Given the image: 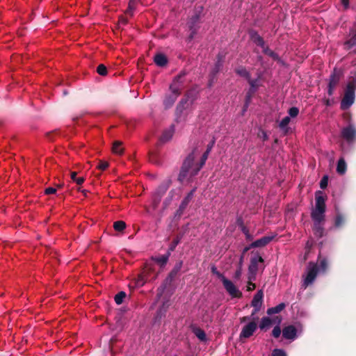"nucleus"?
Listing matches in <instances>:
<instances>
[{
  "label": "nucleus",
  "mask_w": 356,
  "mask_h": 356,
  "mask_svg": "<svg viewBox=\"0 0 356 356\" xmlns=\"http://www.w3.org/2000/svg\"><path fill=\"white\" fill-rule=\"evenodd\" d=\"M325 200L326 196L323 195L321 191H318L315 193V207L311 212V218L314 222L313 232L314 235L318 238H321L324 236L323 224L325 220Z\"/></svg>",
  "instance_id": "obj_1"
},
{
  "label": "nucleus",
  "mask_w": 356,
  "mask_h": 356,
  "mask_svg": "<svg viewBox=\"0 0 356 356\" xmlns=\"http://www.w3.org/2000/svg\"><path fill=\"white\" fill-rule=\"evenodd\" d=\"M195 150L196 149L195 148L183 161L177 178L178 181L181 183H182L188 177H193L191 175V172L194 166L196 165V163H194Z\"/></svg>",
  "instance_id": "obj_2"
},
{
  "label": "nucleus",
  "mask_w": 356,
  "mask_h": 356,
  "mask_svg": "<svg viewBox=\"0 0 356 356\" xmlns=\"http://www.w3.org/2000/svg\"><path fill=\"white\" fill-rule=\"evenodd\" d=\"M236 72L240 76L245 78L250 83L252 89L259 86V81L264 79V73H257V79H252L250 73L243 67H239L236 70Z\"/></svg>",
  "instance_id": "obj_3"
},
{
  "label": "nucleus",
  "mask_w": 356,
  "mask_h": 356,
  "mask_svg": "<svg viewBox=\"0 0 356 356\" xmlns=\"http://www.w3.org/2000/svg\"><path fill=\"white\" fill-rule=\"evenodd\" d=\"M318 271V267L316 264L310 262L307 268V274L304 279L303 287L305 289L309 285L312 284L315 280Z\"/></svg>",
  "instance_id": "obj_4"
},
{
  "label": "nucleus",
  "mask_w": 356,
  "mask_h": 356,
  "mask_svg": "<svg viewBox=\"0 0 356 356\" xmlns=\"http://www.w3.org/2000/svg\"><path fill=\"white\" fill-rule=\"evenodd\" d=\"M264 259L258 254L250 259V264L248 266V280H255L258 271V264L263 263Z\"/></svg>",
  "instance_id": "obj_5"
},
{
  "label": "nucleus",
  "mask_w": 356,
  "mask_h": 356,
  "mask_svg": "<svg viewBox=\"0 0 356 356\" xmlns=\"http://www.w3.org/2000/svg\"><path fill=\"white\" fill-rule=\"evenodd\" d=\"M275 235L265 236L252 242L249 246L243 249V253H246L250 248H262L268 245L275 238Z\"/></svg>",
  "instance_id": "obj_6"
},
{
  "label": "nucleus",
  "mask_w": 356,
  "mask_h": 356,
  "mask_svg": "<svg viewBox=\"0 0 356 356\" xmlns=\"http://www.w3.org/2000/svg\"><path fill=\"white\" fill-rule=\"evenodd\" d=\"M222 284L227 293L233 298H241L242 293L236 287L232 281L223 277Z\"/></svg>",
  "instance_id": "obj_7"
},
{
  "label": "nucleus",
  "mask_w": 356,
  "mask_h": 356,
  "mask_svg": "<svg viewBox=\"0 0 356 356\" xmlns=\"http://www.w3.org/2000/svg\"><path fill=\"white\" fill-rule=\"evenodd\" d=\"M190 79L187 77L186 71L181 72L177 76H175L170 86V89H179V87L183 86Z\"/></svg>",
  "instance_id": "obj_8"
},
{
  "label": "nucleus",
  "mask_w": 356,
  "mask_h": 356,
  "mask_svg": "<svg viewBox=\"0 0 356 356\" xmlns=\"http://www.w3.org/2000/svg\"><path fill=\"white\" fill-rule=\"evenodd\" d=\"M355 90H346L344 96L341 100L340 108L343 111L348 109L355 101Z\"/></svg>",
  "instance_id": "obj_9"
},
{
  "label": "nucleus",
  "mask_w": 356,
  "mask_h": 356,
  "mask_svg": "<svg viewBox=\"0 0 356 356\" xmlns=\"http://www.w3.org/2000/svg\"><path fill=\"white\" fill-rule=\"evenodd\" d=\"M257 328V324L255 321H251L245 325L243 328L240 333V339L242 338H249L252 335H253L254 332L256 331Z\"/></svg>",
  "instance_id": "obj_10"
},
{
  "label": "nucleus",
  "mask_w": 356,
  "mask_h": 356,
  "mask_svg": "<svg viewBox=\"0 0 356 356\" xmlns=\"http://www.w3.org/2000/svg\"><path fill=\"white\" fill-rule=\"evenodd\" d=\"M341 135L348 143H352L356 137V130L353 125L350 124L341 130Z\"/></svg>",
  "instance_id": "obj_11"
},
{
  "label": "nucleus",
  "mask_w": 356,
  "mask_h": 356,
  "mask_svg": "<svg viewBox=\"0 0 356 356\" xmlns=\"http://www.w3.org/2000/svg\"><path fill=\"white\" fill-rule=\"evenodd\" d=\"M343 75V72L341 69L334 68L332 74L330 75V81L328 84V89H333L339 81Z\"/></svg>",
  "instance_id": "obj_12"
},
{
  "label": "nucleus",
  "mask_w": 356,
  "mask_h": 356,
  "mask_svg": "<svg viewBox=\"0 0 356 356\" xmlns=\"http://www.w3.org/2000/svg\"><path fill=\"white\" fill-rule=\"evenodd\" d=\"M175 133V125L171 124L169 128L165 129L162 133L158 145L165 143L171 140Z\"/></svg>",
  "instance_id": "obj_13"
},
{
  "label": "nucleus",
  "mask_w": 356,
  "mask_h": 356,
  "mask_svg": "<svg viewBox=\"0 0 356 356\" xmlns=\"http://www.w3.org/2000/svg\"><path fill=\"white\" fill-rule=\"evenodd\" d=\"M297 329L294 325H290L284 327L282 330V336L286 339L293 340L296 337Z\"/></svg>",
  "instance_id": "obj_14"
},
{
  "label": "nucleus",
  "mask_w": 356,
  "mask_h": 356,
  "mask_svg": "<svg viewBox=\"0 0 356 356\" xmlns=\"http://www.w3.org/2000/svg\"><path fill=\"white\" fill-rule=\"evenodd\" d=\"M179 94V90H171L170 93L165 97L163 101L165 107L166 108L171 107L174 104Z\"/></svg>",
  "instance_id": "obj_15"
},
{
  "label": "nucleus",
  "mask_w": 356,
  "mask_h": 356,
  "mask_svg": "<svg viewBox=\"0 0 356 356\" xmlns=\"http://www.w3.org/2000/svg\"><path fill=\"white\" fill-rule=\"evenodd\" d=\"M225 55L222 54H219L218 55L217 61L215 63L214 67L212 68L211 71L210 76L212 79L215 77V76L220 72L222 67V64L224 62Z\"/></svg>",
  "instance_id": "obj_16"
},
{
  "label": "nucleus",
  "mask_w": 356,
  "mask_h": 356,
  "mask_svg": "<svg viewBox=\"0 0 356 356\" xmlns=\"http://www.w3.org/2000/svg\"><path fill=\"white\" fill-rule=\"evenodd\" d=\"M209 154V151H205L204 152L201 157L200 163H196V165L194 166V168L192 169L191 172V176H195L199 172L201 168L204 165L206 161L208 159Z\"/></svg>",
  "instance_id": "obj_17"
},
{
  "label": "nucleus",
  "mask_w": 356,
  "mask_h": 356,
  "mask_svg": "<svg viewBox=\"0 0 356 356\" xmlns=\"http://www.w3.org/2000/svg\"><path fill=\"white\" fill-rule=\"evenodd\" d=\"M182 266V261L177 262L172 270L170 272L168 276L165 279L166 283L170 284L177 277Z\"/></svg>",
  "instance_id": "obj_18"
},
{
  "label": "nucleus",
  "mask_w": 356,
  "mask_h": 356,
  "mask_svg": "<svg viewBox=\"0 0 356 356\" xmlns=\"http://www.w3.org/2000/svg\"><path fill=\"white\" fill-rule=\"evenodd\" d=\"M290 121V117L286 116L281 120V122L279 124V127L282 131L284 135L288 134L291 131V129L288 126Z\"/></svg>",
  "instance_id": "obj_19"
},
{
  "label": "nucleus",
  "mask_w": 356,
  "mask_h": 356,
  "mask_svg": "<svg viewBox=\"0 0 356 356\" xmlns=\"http://www.w3.org/2000/svg\"><path fill=\"white\" fill-rule=\"evenodd\" d=\"M263 296V291L261 290L258 291L253 297V299L251 302V305L252 307H257L261 308L262 305Z\"/></svg>",
  "instance_id": "obj_20"
},
{
  "label": "nucleus",
  "mask_w": 356,
  "mask_h": 356,
  "mask_svg": "<svg viewBox=\"0 0 356 356\" xmlns=\"http://www.w3.org/2000/svg\"><path fill=\"white\" fill-rule=\"evenodd\" d=\"M170 254L171 252H169V250H168L166 254L156 257L153 259L156 263L159 264L161 266H163L167 264Z\"/></svg>",
  "instance_id": "obj_21"
},
{
  "label": "nucleus",
  "mask_w": 356,
  "mask_h": 356,
  "mask_svg": "<svg viewBox=\"0 0 356 356\" xmlns=\"http://www.w3.org/2000/svg\"><path fill=\"white\" fill-rule=\"evenodd\" d=\"M184 236V232H179L177 234L176 237L173 239L171 243L169 245L168 250L169 252H173L177 245L180 243L181 240Z\"/></svg>",
  "instance_id": "obj_22"
},
{
  "label": "nucleus",
  "mask_w": 356,
  "mask_h": 356,
  "mask_svg": "<svg viewBox=\"0 0 356 356\" xmlns=\"http://www.w3.org/2000/svg\"><path fill=\"white\" fill-rule=\"evenodd\" d=\"M250 38L252 42L257 45L264 48L265 42L263 38L256 32H251Z\"/></svg>",
  "instance_id": "obj_23"
},
{
  "label": "nucleus",
  "mask_w": 356,
  "mask_h": 356,
  "mask_svg": "<svg viewBox=\"0 0 356 356\" xmlns=\"http://www.w3.org/2000/svg\"><path fill=\"white\" fill-rule=\"evenodd\" d=\"M154 61L156 65L159 67H164L167 63V57L163 54H158L154 56Z\"/></svg>",
  "instance_id": "obj_24"
},
{
  "label": "nucleus",
  "mask_w": 356,
  "mask_h": 356,
  "mask_svg": "<svg viewBox=\"0 0 356 356\" xmlns=\"http://www.w3.org/2000/svg\"><path fill=\"white\" fill-rule=\"evenodd\" d=\"M245 253H243V252H242L241 257H240V259H239V261H238V266H237V269L234 273V277L236 279V280H239L241 278V274H242V268H243V259H244V256H245Z\"/></svg>",
  "instance_id": "obj_25"
},
{
  "label": "nucleus",
  "mask_w": 356,
  "mask_h": 356,
  "mask_svg": "<svg viewBox=\"0 0 356 356\" xmlns=\"http://www.w3.org/2000/svg\"><path fill=\"white\" fill-rule=\"evenodd\" d=\"M195 191H196V188H193L186 195V196L183 199V200L181 201V202L180 204V205L182 207H184L185 209H186V207H188V204L191 202V201L193 198Z\"/></svg>",
  "instance_id": "obj_26"
},
{
  "label": "nucleus",
  "mask_w": 356,
  "mask_h": 356,
  "mask_svg": "<svg viewBox=\"0 0 356 356\" xmlns=\"http://www.w3.org/2000/svg\"><path fill=\"white\" fill-rule=\"evenodd\" d=\"M347 165L345 159L341 157L339 159L337 166V172L339 175H344L346 172Z\"/></svg>",
  "instance_id": "obj_27"
},
{
  "label": "nucleus",
  "mask_w": 356,
  "mask_h": 356,
  "mask_svg": "<svg viewBox=\"0 0 356 356\" xmlns=\"http://www.w3.org/2000/svg\"><path fill=\"white\" fill-rule=\"evenodd\" d=\"M345 48L350 51H356V33L344 44Z\"/></svg>",
  "instance_id": "obj_28"
},
{
  "label": "nucleus",
  "mask_w": 356,
  "mask_h": 356,
  "mask_svg": "<svg viewBox=\"0 0 356 356\" xmlns=\"http://www.w3.org/2000/svg\"><path fill=\"white\" fill-rule=\"evenodd\" d=\"M286 307V305L284 302L280 303L275 307L268 308L267 309V314L268 315H273L281 312Z\"/></svg>",
  "instance_id": "obj_29"
},
{
  "label": "nucleus",
  "mask_w": 356,
  "mask_h": 356,
  "mask_svg": "<svg viewBox=\"0 0 356 356\" xmlns=\"http://www.w3.org/2000/svg\"><path fill=\"white\" fill-rule=\"evenodd\" d=\"M122 142L118 141V140L115 141L113 144V147H112L113 153L119 154V155L122 154V153L124 152V149L122 148Z\"/></svg>",
  "instance_id": "obj_30"
},
{
  "label": "nucleus",
  "mask_w": 356,
  "mask_h": 356,
  "mask_svg": "<svg viewBox=\"0 0 356 356\" xmlns=\"http://www.w3.org/2000/svg\"><path fill=\"white\" fill-rule=\"evenodd\" d=\"M273 323L272 319L269 317H263L259 324V327L261 330H264L270 327Z\"/></svg>",
  "instance_id": "obj_31"
},
{
  "label": "nucleus",
  "mask_w": 356,
  "mask_h": 356,
  "mask_svg": "<svg viewBox=\"0 0 356 356\" xmlns=\"http://www.w3.org/2000/svg\"><path fill=\"white\" fill-rule=\"evenodd\" d=\"M126 296L127 294L124 291H120L114 297L115 303L118 305H121Z\"/></svg>",
  "instance_id": "obj_32"
},
{
  "label": "nucleus",
  "mask_w": 356,
  "mask_h": 356,
  "mask_svg": "<svg viewBox=\"0 0 356 356\" xmlns=\"http://www.w3.org/2000/svg\"><path fill=\"white\" fill-rule=\"evenodd\" d=\"M254 90H248V92H247L246 96H245V104H244L243 108V111H245L247 110V108L250 103L251 99H252V96L254 95Z\"/></svg>",
  "instance_id": "obj_33"
},
{
  "label": "nucleus",
  "mask_w": 356,
  "mask_h": 356,
  "mask_svg": "<svg viewBox=\"0 0 356 356\" xmlns=\"http://www.w3.org/2000/svg\"><path fill=\"white\" fill-rule=\"evenodd\" d=\"M76 172H70V178L72 180L76 182L77 185H81L84 182L85 179L83 177H76Z\"/></svg>",
  "instance_id": "obj_34"
},
{
  "label": "nucleus",
  "mask_w": 356,
  "mask_h": 356,
  "mask_svg": "<svg viewBox=\"0 0 356 356\" xmlns=\"http://www.w3.org/2000/svg\"><path fill=\"white\" fill-rule=\"evenodd\" d=\"M193 332L200 340L203 341L207 339L205 332L201 328L195 329Z\"/></svg>",
  "instance_id": "obj_35"
},
{
  "label": "nucleus",
  "mask_w": 356,
  "mask_h": 356,
  "mask_svg": "<svg viewBox=\"0 0 356 356\" xmlns=\"http://www.w3.org/2000/svg\"><path fill=\"white\" fill-rule=\"evenodd\" d=\"M138 2V0H130L128 6V8L126 10V14L131 16L133 15L134 10Z\"/></svg>",
  "instance_id": "obj_36"
},
{
  "label": "nucleus",
  "mask_w": 356,
  "mask_h": 356,
  "mask_svg": "<svg viewBox=\"0 0 356 356\" xmlns=\"http://www.w3.org/2000/svg\"><path fill=\"white\" fill-rule=\"evenodd\" d=\"M199 17L197 15L195 16L191 19V22H189V27L191 30V33L189 36L190 40H192L195 34V30H193V26L196 22H197Z\"/></svg>",
  "instance_id": "obj_37"
},
{
  "label": "nucleus",
  "mask_w": 356,
  "mask_h": 356,
  "mask_svg": "<svg viewBox=\"0 0 356 356\" xmlns=\"http://www.w3.org/2000/svg\"><path fill=\"white\" fill-rule=\"evenodd\" d=\"M113 227L115 230L122 232L126 228V223L124 221L118 220L114 222Z\"/></svg>",
  "instance_id": "obj_38"
},
{
  "label": "nucleus",
  "mask_w": 356,
  "mask_h": 356,
  "mask_svg": "<svg viewBox=\"0 0 356 356\" xmlns=\"http://www.w3.org/2000/svg\"><path fill=\"white\" fill-rule=\"evenodd\" d=\"M262 49H263V52L264 54H266L268 56H270L274 60H279L278 55L276 53H275L274 51H273L270 49H269L266 45L264 46V48H262Z\"/></svg>",
  "instance_id": "obj_39"
},
{
  "label": "nucleus",
  "mask_w": 356,
  "mask_h": 356,
  "mask_svg": "<svg viewBox=\"0 0 356 356\" xmlns=\"http://www.w3.org/2000/svg\"><path fill=\"white\" fill-rule=\"evenodd\" d=\"M344 222V218L341 214H337L334 220V226L336 227H341Z\"/></svg>",
  "instance_id": "obj_40"
},
{
  "label": "nucleus",
  "mask_w": 356,
  "mask_h": 356,
  "mask_svg": "<svg viewBox=\"0 0 356 356\" xmlns=\"http://www.w3.org/2000/svg\"><path fill=\"white\" fill-rule=\"evenodd\" d=\"M97 72L101 76H105L107 74V68L104 64H100L97 67Z\"/></svg>",
  "instance_id": "obj_41"
},
{
  "label": "nucleus",
  "mask_w": 356,
  "mask_h": 356,
  "mask_svg": "<svg viewBox=\"0 0 356 356\" xmlns=\"http://www.w3.org/2000/svg\"><path fill=\"white\" fill-rule=\"evenodd\" d=\"M299 113V109L297 107H291L288 111L289 116L291 118H296Z\"/></svg>",
  "instance_id": "obj_42"
},
{
  "label": "nucleus",
  "mask_w": 356,
  "mask_h": 356,
  "mask_svg": "<svg viewBox=\"0 0 356 356\" xmlns=\"http://www.w3.org/2000/svg\"><path fill=\"white\" fill-rule=\"evenodd\" d=\"M328 267V263L326 258H323L320 261L319 268L323 272H325Z\"/></svg>",
  "instance_id": "obj_43"
},
{
  "label": "nucleus",
  "mask_w": 356,
  "mask_h": 356,
  "mask_svg": "<svg viewBox=\"0 0 356 356\" xmlns=\"http://www.w3.org/2000/svg\"><path fill=\"white\" fill-rule=\"evenodd\" d=\"M185 209H186L184 207H182L181 205H179L178 209L176 211L175 213V218H176L177 220H179L181 216L183 215Z\"/></svg>",
  "instance_id": "obj_44"
},
{
  "label": "nucleus",
  "mask_w": 356,
  "mask_h": 356,
  "mask_svg": "<svg viewBox=\"0 0 356 356\" xmlns=\"http://www.w3.org/2000/svg\"><path fill=\"white\" fill-rule=\"evenodd\" d=\"M211 271L213 275H217L218 278L222 281L223 277H225L220 272H219L217 269V268L215 266H212L211 268Z\"/></svg>",
  "instance_id": "obj_45"
},
{
  "label": "nucleus",
  "mask_w": 356,
  "mask_h": 356,
  "mask_svg": "<svg viewBox=\"0 0 356 356\" xmlns=\"http://www.w3.org/2000/svg\"><path fill=\"white\" fill-rule=\"evenodd\" d=\"M327 184H328V176L324 175L320 181L321 188L325 189L327 186Z\"/></svg>",
  "instance_id": "obj_46"
},
{
  "label": "nucleus",
  "mask_w": 356,
  "mask_h": 356,
  "mask_svg": "<svg viewBox=\"0 0 356 356\" xmlns=\"http://www.w3.org/2000/svg\"><path fill=\"white\" fill-rule=\"evenodd\" d=\"M272 356H286V353L282 349L275 348L273 350Z\"/></svg>",
  "instance_id": "obj_47"
},
{
  "label": "nucleus",
  "mask_w": 356,
  "mask_h": 356,
  "mask_svg": "<svg viewBox=\"0 0 356 356\" xmlns=\"http://www.w3.org/2000/svg\"><path fill=\"white\" fill-rule=\"evenodd\" d=\"M145 283L144 276L143 275H139L136 280V285L137 286H143Z\"/></svg>",
  "instance_id": "obj_48"
},
{
  "label": "nucleus",
  "mask_w": 356,
  "mask_h": 356,
  "mask_svg": "<svg viewBox=\"0 0 356 356\" xmlns=\"http://www.w3.org/2000/svg\"><path fill=\"white\" fill-rule=\"evenodd\" d=\"M281 332H282V330H281V328L279 325H276L273 331H272V335L275 337V338H278L280 334H281Z\"/></svg>",
  "instance_id": "obj_49"
},
{
  "label": "nucleus",
  "mask_w": 356,
  "mask_h": 356,
  "mask_svg": "<svg viewBox=\"0 0 356 356\" xmlns=\"http://www.w3.org/2000/svg\"><path fill=\"white\" fill-rule=\"evenodd\" d=\"M108 163L105 161H99L97 168L102 171L105 170L108 167Z\"/></svg>",
  "instance_id": "obj_50"
},
{
  "label": "nucleus",
  "mask_w": 356,
  "mask_h": 356,
  "mask_svg": "<svg viewBox=\"0 0 356 356\" xmlns=\"http://www.w3.org/2000/svg\"><path fill=\"white\" fill-rule=\"evenodd\" d=\"M356 88V79L353 78L352 80L349 81L346 89H355Z\"/></svg>",
  "instance_id": "obj_51"
},
{
  "label": "nucleus",
  "mask_w": 356,
  "mask_h": 356,
  "mask_svg": "<svg viewBox=\"0 0 356 356\" xmlns=\"http://www.w3.org/2000/svg\"><path fill=\"white\" fill-rule=\"evenodd\" d=\"M241 230H242L243 233L245 235L246 239H248L249 241L252 240V236L249 233V230H248V229L246 227L243 226L242 228H241Z\"/></svg>",
  "instance_id": "obj_52"
},
{
  "label": "nucleus",
  "mask_w": 356,
  "mask_h": 356,
  "mask_svg": "<svg viewBox=\"0 0 356 356\" xmlns=\"http://www.w3.org/2000/svg\"><path fill=\"white\" fill-rule=\"evenodd\" d=\"M253 280H248V285H247V291H252L255 289L256 284L252 282Z\"/></svg>",
  "instance_id": "obj_53"
},
{
  "label": "nucleus",
  "mask_w": 356,
  "mask_h": 356,
  "mask_svg": "<svg viewBox=\"0 0 356 356\" xmlns=\"http://www.w3.org/2000/svg\"><path fill=\"white\" fill-rule=\"evenodd\" d=\"M56 192V189L53 187H48L44 190V193L46 195L54 194Z\"/></svg>",
  "instance_id": "obj_54"
},
{
  "label": "nucleus",
  "mask_w": 356,
  "mask_h": 356,
  "mask_svg": "<svg viewBox=\"0 0 356 356\" xmlns=\"http://www.w3.org/2000/svg\"><path fill=\"white\" fill-rule=\"evenodd\" d=\"M214 144H215V140L213 139L207 145L206 151H209V152L210 153Z\"/></svg>",
  "instance_id": "obj_55"
},
{
  "label": "nucleus",
  "mask_w": 356,
  "mask_h": 356,
  "mask_svg": "<svg viewBox=\"0 0 356 356\" xmlns=\"http://www.w3.org/2000/svg\"><path fill=\"white\" fill-rule=\"evenodd\" d=\"M149 160L152 163H157L156 155L155 154H150V155H149Z\"/></svg>",
  "instance_id": "obj_56"
},
{
  "label": "nucleus",
  "mask_w": 356,
  "mask_h": 356,
  "mask_svg": "<svg viewBox=\"0 0 356 356\" xmlns=\"http://www.w3.org/2000/svg\"><path fill=\"white\" fill-rule=\"evenodd\" d=\"M334 103L333 99H327L325 100V104L327 106H332Z\"/></svg>",
  "instance_id": "obj_57"
},
{
  "label": "nucleus",
  "mask_w": 356,
  "mask_h": 356,
  "mask_svg": "<svg viewBox=\"0 0 356 356\" xmlns=\"http://www.w3.org/2000/svg\"><path fill=\"white\" fill-rule=\"evenodd\" d=\"M254 307V309L251 314L250 318H252L253 316H254L260 309V307Z\"/></svg>",
  "instance_id": "obj_58"
},
{
  "label": "nucleus",
  "mask_w": 356,
  "mask_h": 356,
  "mask_svg": "<svg viewBox=\"0 0 356 356\" xmlns=\"http://www.w3.org/2000/svg\"><path fill=\"white\" fill-rule=\"evenodd\" d=\"M341 3L344 6V7L347 8L348 6L349 0H341Z\"/></svg>",
  "instance_id": "obj_59"
},
{
  "label": "nucleus",
  "mask_w": 356,
  "mask_h": 356,
  "mask_svg": "<svg viewBox=\"0 0 356 356\" xmlns=\"http://www.w3.org/2000/svg\"><path fill=\"white\" fill-rule=\"evenodd\" d=\"M250 319V316H243L241 318V322L243 323Z\"/></svg>",
  "instance_id": "obj_60"
},
{
  "label": "nucleus",
  "mask_w": 356,
  "mask_h": 356,
  "mask_svg": "<svg viewBox=\"0 0 356 356\" xmlns=\"http://www.w3.org/2000/svg\"><path fill=\"white\" fill-rule=\"evenodd\" d=\"M55 131H51V132H49L47 134V136L48 137V138L50 140H52L53 138H51V136L53 134H54Z\"/></svg>",
  "instance_id": "obj_61"
},
{
  "label": "nucleus",
  "mask_w": 356,
  "mask_h": 356,
  "mask_svg": "<svg viewBox=\"0 0 356 356\" xmlns=\"http://www.w3.org/2000/svg\"><path fill=\"white\" fill-rule=\"evenodd\" d=\"M188 224H186V225L183 226L182 227V229H184L183 232L185 233L188 230Z\"/></svg>",
  "instance_id": "obj_62"
},
{
  "label": "nucleus",
  "mask_w": 356,
  "mask_h": 356,
  "mask_svg": "<svg viewBox=\"0 0 356 356\" xmlns=\"http://www.w3.org/2000/svg\"><path fill=\"white\" fill-rule=\"evenodd\" d=\"M268 139V136L265 132H263V140H266Z\"/></svg>",
  "instance_id": "obj_63"
},
{
  "label": "nucleus",
  "mask_w": 356,
  "mask_h": 356,
  "mask_svg": "<svg viewBox=\"0 0 356 356\" xmlns=\"http://www.w3.org/2000/svg\"><path fill=\"white\" fill-rule=\"evenodd\" d=\"M81 193H82L85 196H86L87 193H88V191H86V190H81Z\"/></svg>",
  "instance_id": "obj_64"
}]
</instances>
